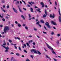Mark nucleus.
<instances>
[{
    "instance_id": "59",
    "label": "nucleus",
    "mask_w": 61,
    "mask_h": 61,
    "mask_svg": "<svg viewBox=\"0 0 61 61\" xmlns=\"http://www.w3.org/2000/svg\"><path fill=\"white\" fill-rule=\"evenodd\" d=\"M15 24H18V22H17V21H15Z\"/></svg>"
},
{
    "instance_id": "45",
    "label": "nucleus",
    "mask_w": 61,
    "mask_h": 61,
    "mask_svg": "<svg viewBox=\"0 0 61 61\" xmlns=\"http://www.w3.org/2000/svg\"><path fill=\"white\" fill-rule=\"evenodd\" d=\"M31 3H32V4H35V3L34 2H32V1H31Z\"/></svg>"
},
{
    "instance_id": "61",
    "label": "nucleus",
    "mask_w": 61,
    "mask_h": 61,
    "mask_svg": "<svg viewBox=\"0 0 61 61\" xmlns=\"http://www.w3.org/2000/svg\"><path fill=\"white\" fill-rule=\"evenodd\" d=\"M3 8H5V5H3Z\"/></svg>"
},
{
    "instance_id": "22",
    "label": "nucleus",
    "mask_w": 61,
    "mask_h": 61,
    "mask_svg": "<svg viewBox=\"0 0 61 61\" xmlns=\"http://www.w3.org/2000/svg\"><path fill=\"white\" fill-rule=\"evenodd\" d=\"M40 4L41 5H44V3H43V2H41L40 3Z\"/></svg>"
},
{
    "instance_id": "41",
    "label": "nucleus",
    "mask_w": 61,
    "mask_h": 61,
    "mask_svg": "<svg viewBox=\"0 0 61 61\" xmlns=\"http://www.w3.org/2000/svg\"><path fill=\"white\" fill-rule=\"evenodd\" d=\"M44 27L45 29H46V30H47V29H46V27L45 26H44Z\"/></svg>"
},
{
    "instance_id": "43",
    "label": "nucleus",
    "mask_w": 61,
    "mask_h": 61,
    "mask_svg": "<svg viewBox=\"0 0 61 61\" xmlns=\"http://www.w3.org/2000/svg\"><path fill=\"white\" fill-rule=\"evenodd\" d=\"M2 20L3 21H5V19L4 18L2 19Z\"/></svg>"
},
{
    "instance_id": "13",
    "label": "nucleus",
    "mask_w": 61,
    "mask_h": 61,
    "mask_svg": "<svg viewBox=\"0 0 61 61\" xmlns=\"http://www.w3.org/2000/svg\"><path fill=\"white\" fill-rule=\"evenodd\" d=\"M26 45H27V46H28L29 47H30V45H29V44L28 43H26Z\"/></svg>"
},
{
    "instance_id": "52",
    "label": "nucleus",
    "mask_w": 61,
    "mask_h": 61,
    "mask_svg": "<svg viewBox=\"0 0 61 61\" xmlns=\"http://www.w3.org/2000/svg\"><path fill=\"white\" fill-rule=\"evenodd\" d=\"M5 51L6 52H8V50H6Z\"/></svg>"
},
{
    "instance_id": "29",
    "label": "nucleus",
    "mask_w": 61,
    "mask_h": 61,
    "mask_svg": "<svg viewBox=\"0 0 61 61\" xmlns=\"http://www.w3.org/2000/svg\"><path fill=\"white\" fill-rule=\"evenodd\" d=\"M34 29L35 31H37V29L35 28H34Z\"/></svg>"
},
{
    "instance_id": "44",
    "label": "nucleus",
    "mask_w": 61,
    "mask_h": 61,
    "mask_svg": "<svg viewBox=\"0 0 61 61\" xmlns=\"http://www.w3.org/2000/svg\"><path fill=\"white\" fill-rule=\"evenodd\" d=\"M26 61H30V60H29V59H27V60H26Z\"/></svg>"
},
{
    "instance_id": "5",
    "label": "nucleus",
    "mask_w": 61,
    "mask_h": 61,
    "mask_svg": "<svg viewBox=\"0 0 61 61\" xmlns=\"http://www.w3.org/2000/svg\"><path fill=\"white\" fill-rule=\"evenodd\" d=\"M51 23L52 24H53L54 25H56V23L55 22L53 21L52 20L51 21Z\"/></svg>"
},
{
    "instance_id": "60",
    "label": "nucleus",
    "mask_w": 61,
    "mask_h": 61,
    "mask_svg": "<svg viewBox=\"0 0 61 61\" xmlns=\"http://www.w3.org/2000/svg\"><path fill=\"white\" fill-rule=\"evenodd\" d=\"M3 42L4 44H6V43H5V40H4Z\"/></svg>"
},
{
    "instance_id": "39",
    "label": "nucleus",
    "mask_w": 61,
    "mask_h": 61,
    "mask_svg": "<svg viewBox=\"0 0 61 61\" xmlns=\"http://www.w3.org/2000/svg\"><path fill=\"white\" fill-rule=\"evenodd\" d=\"M0 26L1 27H2L3 26V25H0Z\"/></svg>"
},
{
    "instance_id": "20",
    "label": "nucleus",
    "mask_w": 61,
    "mask_h": 61,
    "mask_svg": "<svg viewBox=\"0 0 61 61\" xmlns=\"http://www.w3.org/2000/svg\"><path fill=\"white\" fill-rule=\"evenodd\" d=\"M46 14H44L43 15V17H46Z\"/></svg>"
},
{
    "instance_id": "2",
    "label": "nucleus",
    "mask_w": 61,
    "mask_h": 61,
    "mask_svg": "<svg viewBox=\"0 0 61 61\" xmlns=\"http://www.w3.org/2000/svg\"><path fill=\"white\" fill-rule=\"evenodd\" d=\"M46 23H45V24L47 26V27H48V28H51V27L50 26V25H49V23L47 21L46 22Z\"/></svg>"
},
{
    "instance_id": "57",
    "label": "nucleus",
    "mask_w": 61,
    "mask_h": 61,
    "mask_svg": "<svg viewBox=\"0 0 61 61\" xmlns=\"http://www.w3.org/2000/svg\"><path fill=\"white\" fill-rule=\"evenodd\" d=\"M53 59L55 61H57V60H56V59H55V58H53Z\"/></svg>"
},
{
    "instance_id": "31",
    "label": "nucleus",
    "mask_w": 61,
    "mask_h": 61,
    "mask_svg": "<svg viewBox=\"0 0 61 61\" xmlns=\"http://www.w3.org/2000/svg\"><path fill=\"white\" fill-rule=\"evenodd\" d=\"M23 45L25 47H26V45L25 44H23Z\"/></svg>"
},
{
    "instance_id": "28",
    "label": "nucleus",
    "mask_w": 61,
    "mask_h": 61,
    "mask_svg": "<svg viewBox=\"0 0 61 61\" xmlns=\"http://www.w3.org/2000/svg\"><path fill=\"white\" fill-rule=\"evenodd\" d=\"M59 41H57L56 42L57 44H59Z\"/></svg>"
},
{
    "instance_id": "17",
    "label": "nucleus",
    "mask_w": 61,
    "mask_h": 61,
    "mask_svg": "<svg viewBox=\"0 0 61 61\" xmlns=\"http://www.w3.org/2000/svg\"><path fill=\"white\" fill-rule=\"evenodd\" d=\"M11 46H13V45H14V46H16V44H13V43H11Z\"/></svg>"
},
{
    "instance_id": "12",
    "label": "nucleus",
    "mask_w": 61,
    "mask_h": 61,
    "mask_svg": "<svg viewBox=\"0 0 61 61\" xmlns=\"http://www.w3.org/2000/svg\"><path fill=\"white\" fill-rule=\"evenodd\" d=\"M37 52L38 53V54L39 55H41V53L39 51H37Z\"/></svg>"
},
{
    "instance_id": "26",
    "label": "nucleus",
    "mask_w": 61,
    "mask_h": 61,
    "mask_svg": "<svg viewBox=\"0 0 61 61\" xmlns=\"http://www.w3.org/2000/svg\"><path fill=\"white\" fill-rule=\"evenodd\" d=\"M52 52L54 54H55V55H56V52H55V51H52Z\"/></svg>"
},
{
    "instance_id": "1",
    "label": "nucleus",
    "mask_w": 61,
    "mask_h": 61,
    "mask_svg": "<svg viewBox=\"0 0 61 61\" xmlns=\"http://www.w3.org/2000/svg\"><path fill=\"white\" fill-rule=\"evenodd\" d=\"M9 28L7 26H6L4 27V33L6 34V31L7 30H9Z\"/></svg>"
},
{
    "instance_id": "54",
    "label": "nucleus",
    "mask_w": 61,
    "mask_h": 61,
    "mask_svg": "<svg viewBox=\"0 0 61 61\" xmlns=\"http://www.w3.org/2000/svg\"><path fill=\"white\" fill-rule=\"evenodd\" d=\"M16 55L17 56H19V53H16Z\"/></svg>"
},
{
    "instance_id": "49",
    "label": "nucleus",
    "mask_w": 61,
    "mask_h": 61,
    "mask_svg": "<svg viewBox=\"0 0 61 61\" xmlns=\"http://www.w3.org/2000/svg\"><path fill=\"white\" fill-rule=\"evenodd\" d=\"M3 46H6V43H4L3 44Z\"/></svg>"
},
{
    "instance_id": "42",
    "label": "nucleus",
    "mask_w": 61,
    "mask_h": 61,
    "mask_svg": "<svg viewBox=\"0 0 61 61\" xmlns=\"http://www.w3.org/2000/svg\"><path fill=\"white\" fill-rule=\"evenodd\" d=\"M33 45H36V43H35V42H33Z\"/></svg>"
},
{
    "instance_id": "11",
    "label": "nucleus",
    "mask_w": 61,
    "mask_h": 61,
    "mask_svg": "<svg viewBox=\"0 0 61 61\" xmlns=\"http://www.w3.org/2000/svg\"><path fill=\"white\" fill-rule=\"evenodd\" d=\"M21 17L23 19H24V20H25V18L24 17V16L23 15H21Z\"/></svg>"
},
{
    "instance_id": "47",
    "label": "nucleus",
    "mask_w": 61,
    "mask_h": 61,
    "mask_svg": "<svg viewBox=\"0 0 61 61\" xmlns=\"http://www.w3.org/2000/svg\"><path fill=\"white\" fill-rule=\"evenodd\" d=\"M38 25L40 27H42V26H41V25L40 24H39Z\"/></svg>"
},
{
    "instance_id": "14",
    "label": "nucleus",
    "mask_w": 61,
    "mask_h": 61,
    "mask_svg": "<svg viewBox=\"0 0 61 61\" xmlns=\"http://www.w3.org/2000/svg\"><path fill=\"white\" fill-rule=\"evenodd\" d=\"M40 21L42 23H45V22H44V21L43 20H41Z\"/></svg>"
},
{
    "instance_id": "19",
    "label": "nucleus",
    "mask_w": 61,
    "mask_h": 61,
    "mask_svg": "<svg viewBox=\"0 0 61 61\" xmlns=\"http://www.w3.org/2000/svg\"><path fill=\"white\" fill-rule=\"evenodd\" d=\"M1 8L2 10V11H3L4 12H5V10H4V9H3V8L2 7H1Z\"/></svg>"
},
{
    "instance_id": "48",
    "label": "nucleus",
    "mask_w": 61,
    "mask_h": 61,
    "mask_svg": "<svg viewBox=\"0 0 61 61\" xmlns=\"http://www.w3.org/2000/svg\"><path fill=\"white\" fill-rule=\"evenodd\" d=\"M7 8H9V5H8L7 6Z\"/></svg>"
},
{
    "instance_id": "35",
    "label": "nucleus",
    "mask_w": 61,
    "mask_h": 61,
    "mask_svg": "<svg viewBox=\"0 0 61 61\" xmlns=\"http://www.w3.org/2000/svg\"><path fill=\"white\" fill-rule=\"evenodd\" d=\"M24 52H25L26 53H27V51L25 50H24Z\"/></svg>"
},
{
    "instance_id": "4",
    "label": "nucleus",
    "mask_w": 61,
    "mask_h": 61,
    "mask_svg": "<svg viewBox=\"0 0 61 61\" xmlns=\"http://www.w3.org/2000/svg\"><path fill=\"white\" fill-rule=\"evenodd\" d=\"M1 46H3V47L4 48H5V49H6V50H8V49H9V48L8 47H6L4 45H1Z\"/></svg>"
},
{
    "instance_id": "36",
    "label": "nucleus",
    "mask_w": 61,
    "mask_h": 61,
    "mask_svg": "<svg viewBox=\"0 0 61 61\" xmlns=\"http://www.w3.org/2000/svg\"><path fill=\"white\" fill-rule=\"evenodd\" d=\"M57 36H60V34H58L57 35Z\"/></svg>"
},
{
    "instance_id": "34",
    "label": "nucleus",
    "mask_w": 61,
    "mask_h": 61,
    "mask_svg": "<svg viewBox=\"0 0 61 61\" xmlns=\"http://www.w3.org/2000/svg\"><path fill=\"white\" fill-rule=\"evenodd\" d=\"M43 33L44 34H46V32H45V31H43Z\"/></svg>"
},
{
    "instance_id": "32",
    "label": "nucleus",
    "mask_w": 61,
    "mask_h": 61,
    "mask_svg": "<svg viewBox=\"0 0 61 61\" xmlns=\"http://www.w3.org/2000/svg\"><path fill=\"white\" fill-rule=\"evenodd\" d=\"M5 1L4 0L1 2V3H5Z\"/></svg>"
},
{
    "instance_id": "33",
    "label": "nucleus",
    "mask_w": 61,
    "mask_h": 61,
    "mask_svg": "<svg viewBox=\"0 0 61 61\" xmlns=\"http://www.w3.org/2000/svg\"><path fill=\"white\" fill-rule=\"evenodd\" d=\"M28 3H29V4H30L31 5V6H32V4H31V2H29Z\"/></svg>"
},
{
    "instance_id": "50",
    "label": "nucleus",
    "mask_w": 61,
    "mask_h": 61,
    "mask_svg": "<svg viewBox=\"0 0 61 61\" xmlns=\"http://www.w3.org/2000/svg\"><path fill=\"white\" fill-rule=\"evenodd\" d=\"M17 39H18V40H20V38H19L18 37H17Z\"/></svg>"
},
{
    "instance_id": "9",
    "label": "nucleus",
    "mask_w": 61,
    "mask_h": 61,
    "mask_svg": "<svg viewBox=\"0 0 61 61\" xmlns=\"http://www.w3.org/2000/svg\"><path fill=\"white\" fill-rule=\"evenodd\" d=\"M30 10H31V12H32V13L34 12V11H33V8H30Z\"/></svg>"
},
{
    "instance_id": "38",
    "label": "nucleus",
    "mask_w": 61,
    "mask_h": 61,
    "mask_svg": "<svg viewBox=\"0 0 61 61\" xmlns=\"http://www.w3.org/2000/svg\"><path fill=\"white\" fill-rule=\"evenodd\" d=\"M50 17L51 18V17H52V14H51L50 15Z\"/></svg>"
},
{
    "instance_id": "62",
    "label": "nucleus",
    "mask_w": 61,
    "mask_h": 61,
    "mask_svg": "<svg viewBox=\"0 0 61 61\" xmlns=\"http://www.w3.org/2000/svg\"><path fill=\"white\" fill-rule=\"evenodd\" d=\"M25 24H23V26H25Z\"/></svg>"
},
{
    "instance_id": "63",
    "label": "nucleus",
    "mask_w": 61,
    "mask_h": 61,
    "mask_svg": "<svg viewBox=\"0 0 61 61\" xmlns=\"http://www.w3.org/2000/svg\"><path fill=\"white\" fill-rule=\"evenodd\" d=\"M27 6L28 7H30V5H27Z\"/></svg>"
},
{
    "instance_id": "7",
    "label": "nucleus",
    "mask_w": 61,
    "mask_h": 61,
    "mask_svg": "<svg viewBox=\"0 0 61 61\" xmlns=\"http://www.w3.org/2000/svg\"><path fill=\"white\" fill-rule=\"evenodd\" d=\"M13 9L15 12V13H17V10H16L15 9L13 8Z\"/></svg>"
},
{
    "instance_id": "23",
    "label": "nucleus",
    "mask_w": 61,
    "mask_h": 61,
    "mask_svg": "<svg viewBox=\"0 0 61 61\" xmlns=\"http://www.w3.org/2000/svg\"><path fill=\"white\" fill-rule=\"evenodd\" d=\"M19 49L20 51H22V50H21V48H20V47H19Z\"/></svg>"
},
{
    "instance_id": "10",
    "label": "nucleus",
    "mask_w": 61,
    "mask_h": 61,
    "mask_svg": "<svg viewBox=\"0 0 61 61\" xmlns=\"http://www.w3.org/2000/svg\"><path fill=\"white\" fill-rule=\"evenodd\" d=\"M58 12H59V15H61V13H60V9H59Z\"/></svg>"
},
{
    "instance_id": "18",
    "label": "nucleus",
    "mask_w": 61,
    "mask_h": 61,
    "mask_svg": "<svg viewBox=\"0 0 61 61\" xmlns=\"http://www.w3.org/2000/svg\"><path fill=\"white\" fill-rule=\"evenodd\" d=\"M55 33H54V32H51V35H54V34Z\"/></svg>"
},
{
    "instance_id": "16",
    "label": "nucleus",
    "mask_w": 61,
    "mask_h": 61,
    "mask_svg": "<svg viewBox=\"0 0 61 61\" xmlns=\"http://www.w3.org/2000/svg\"><path fill=\"white\" fill-rule=\"evenodd\" d=\"M47 11L46 10V9H45V13L46 15H47Z\"/></svg>"
},
{
    "instance_id": "56",
    "label": "nucleus",
    "mask_w": 61,
    "mask_h": 61,
    "mask_svg": "<svg viewBox=\"0 0 61 61\" xmlns=\"http://www.w3.org/2000/svg\"><path fill=\"white\" fill-rule=\"evenodd\" d=\"M0 17H1V18H3V17L2 16H1V15L0 14Z\"/></svg>"
},
{
    "instance_id": "21",
    "label": "nucleus",
    "mask_w": 61,
    "mask_h": 61,
    "mask_svg": "<svg viewBox=\"0 0 61 61\" xmlns=\"http://www.w3.org/2000/svg\"><path fill=\"white\" fill-rule=\"evenodd\" d=\"M39 23H40V22H39V21H38V22H37L36 23V25H39Z\"/></svg>"
},
{
    "instance_id": "27",
    "label": "nucleus",
    "mask_w": 61,
    "mask_h": 61,
    "mask_svg": "<svg viewBox=\"0 0 61 61\" xmlns=\"http://www.w3.org/2000/svg\"><path fill=\"white\" fill-rule=\"evenodd\" d=\"M9 42H10V43H12V41L10 40H9Z\"/></svg>"
},
{
    "instance_id": "53",
    "label": "nucleus",
    "mask_w": 61,
    "mask_h": 61,
    "mask_svg": "<svg viewBox=\"0 0 61 61\" xmlns=\"http://www.w3.org/2000/svg\"><path fill=\"white\" fill-rule=\"evenodd\" d=\"M14 47H15V49H17V47H16V46H14Z\"/></svg>"
},
{
    "instance_id": "58",
    "label": "nucleus",
    "mask_w": 61,
    "mask_h": 61,
    "mask_svg": "<svg viewBox=\"0 0 61 61\" xmlns=\"http://www.w3.org/2000/svg\"><path fill=\"white\" fill-rule=\"evenodd\" d=\"M13 61H17V60L16 59H14L13 60Z\"/></svg>"
},
{
    "instance_id": "8",
    "label": "nucleus",
    "mask_w": 61,
    "mask_h": 61,
    "mask_svg": "<svg viewBox=\"0 0 61 61\" xmlns=\"http://www.w3.org/2000/svg\"><path fill=\"white\" fill-rule=\"evenodd\" d=\"M17 6L18 7V8L19 9V11L20 12H23V11H22V10H21V9H20V8L19 7V6Z\"/></svg>"
},
{
    "instance_id": "3",
    "label": "nucleus",
    "mask_w": 61,
    "mask_h": 61,
    "mask_svg": "<svg viewBox=\"0 0 61 61\" xmlns=\"http://www.w3.org/2000/svg\"><path fill=\"white\" fill-rule=\"evenodd\" d=\"M31 51L32 53H33V52H34V53L35 54H38V53L37 52V51H36V50L33 49L31 50Z\"/></svg>"
},
{
    "instance_id": "24",
    "label": "nucleus",
    "mask_w": 61,
    "mask_h": 61,
    "mask_svg": "<svg viewBox=\"0 0 61 61\" xmlns=\"http://www.w3.org/2000/svg\"><path fill=\"white\" fill-rule=\"evenodd\" d=\"M36 10L37 11H39V13H41V11H40V10H38V9H37Z\"/></svg>"
},
{
    "instance_id": "64",
    "label": "nucleus",
    "mask_w": 61,
    "mask_h": 61,
    "mask_svg": "<svg viewBox=\"0 0 61 61\" xmlns=\"http://www.w3.org/2000/svg\"><path fill=\"white\" fill-rule=\"evenodd\" d=\"M10 54H14V53L13 52H11L10 53Z\"/></svg>"
},
{
    "instance_id": "55",
    "label": "nucleus",
    "mask_w": 61,
    "mask_h": 61,
    "mask_svg": "<svg viewBox=\"0 0 61 61\" xmlns=\"http://www.w3.org/2000/svg\"><path fill=\"white\" fill-rule=\"evenodd\" d=\"M7 45H8V46L9 45V43L8 42L7 43Z\"/></svg>"
},
{
    "instance_id": "51",
    "label": "nucleus",
    "mask_w": 61,
    "mask_h": 61,
    "mask_svg": "<svg viewBox=\"0 0 61 61\" xmlns=\"http://www.w3.org/2000/svg\"><path fill=\"white\" fill-rule=\"evenodd\" d=\"M30 57H31V58H32V59H33V57L32 55H31Z\"/></svg>"
},
{
    "instance_id": "15",
    "label": "nucleus",
    "mask_w": 61,
    "mask_h": 61,
    "mask_svg": "<svg viewBox=\"0 0 61 61\" xmlns=\"http://www.w3.org/2000/svg\"><path fill=\"white\" fill-rule=\"evenodd\" d=\"M46 57H47V58H49V59H50V60H51V59L50 58V57L48 56H47V55H46Z\"/></svg>"
},
{
    "instance_id": "6",
    "label": "nucleus",
    "mask_w": 61,
    "mask_h": 61,
    "mask_svg": "<svg viewBox=\"0 0 61 61\" xmlns=\"http://www.w3.org/2000/svg\"><path fill=\"white\" fill-rule=\"evenodd\" d=\"M47 47L48 48H49V49H50L51 50H52L53 51H54V50H53V48H52V47L50 46H48Z\"/></svg>"
},
{
    "instance_id": "46",
    "label": "nucleus",
    "mask_w": 61,
    "mask_h": 61,
    "mask_svg": "<svg viewBox=\"0 0 61 61\" xmlns=\"http://www.w3.org/2000/svg\"><path fill=\"white\" fill-rule=\"evenodd\" d=\"M23 9L24 10H25V11H26V9H25V8H23Z\"/></svg>"
},
{
    "instance_id": "30",
    "label": "nucleus",
    "mask_w": 61,
    "mask_h": 61,
    "mask_svg": "<svg viewBox=\"0 0 61 61\" xmlns=\"http://www.w3.org/2000/svg\"><path fill=\"white\" fill-rule=\"evenodd\" d=\"M29 18H31V15L30 14H29Z\"/></svg>"
},
{
    "instance_id": "37",
    "label": "nucleus",
    "mask_w": 61,
    "mask_h": 61,
    "mask_svg": "<svg viewBox=\"0 0 61 61\" xmlns=\"http://www.w3.org/2000/svg\"><path fill=\"white\" fill-rule=\"evenodd\" d=\"M55 15H52V17L53 18H54L55 17Z\"/></svg>"
},
{
    "instance_id": "25",
    "label": "nucleus",
    "mask_w": 61,
    "mask_h": 61,
    "mask_svg": "<svg viewBox=\"0 0 61 61\" xmlns=\"http://www.w3.org/2000/svg\"><path fill=\"white\" fill-rule=\"evenodd\" d=\"M18 26L19 27H20L21 26V25L19 24H18Z\"/></svg>"
},
{
    "instance_id": "40",
    "label": "nucleus",
    "mask_w": 61,
    "mask_h": 61,
    "mask_svg": "<svg viewBox=\"0 0 61 61\" xmlns=\"http://www.w3.org/2000/svg\"><path fill=\"white\" fill-rule=\"evenodd\" d=\"M25 29H26L27 30V29H28V28L26 26H25Z\"/></svg>"
}]
</instances>
